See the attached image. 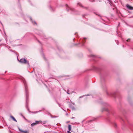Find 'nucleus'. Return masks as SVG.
<instances>
[{
	"mask_svg": "<svg viewBox=\"0 0 133 133\" xmlns=\"http://www.w3.org/2000/svg\"><path fill=\"white\" fill-rule=\"evenodd\" d=\"M19 62L21 63L24 64H29V62L25 59L23 58L21 59L19 61Z\"/></svg>",
	"mask_w": 133,
	"mask_h": 133,
	"instance_id": "nucleus-1",
	"label": "nucleus"
},
{
	"mask_svg": "<svg viewBox=\"0 0 133 133\" xmlns=\"http://www.w3.org/2000/svg\"><path fill=\"white\" fill-rule=\"evenodd\" d=\"M39 122L38 121H36V122L35 123H33L31 124V126L32 127H33L34 125H37L39 123Z\"/></svg>",
	"mask_w": 133,
	"mask_h": 133,
	"instance_id": "nucleus-2",
	"label": "nucleus"
},
{
	"mask_svg": "<svg viewBox=\"0 0 133 133\" xmlns=\"http://www.w3.org/2000/svg\"><path fill=\"white\" fill-rule=\"evenodd\" d=\"M127 8L130 10H133V7H132L130 5H127Z\"/></svg>",
	"mask_w": 133,
	"mask_h": 133,
	"instance_id": "nucleus-3",
	"label": "nucleus"
},
{
	"mask_svg": "<svg viewBox=\"0 0 133 133\" xmlns=\"http://www.w3.org/2000/svg\"><path fill=\"white\" fill-rule=\"evenodd\" d=\"M19 130L21 132L23 133H28L29 131L27 130L24 131L22 129H19Z\"/></svg>",
	"mask_w": 133,
	"mask_h": 133,
	"instance_id": "nucleus-4",
	"label": "nucleus"
},
{
	"mask_svg": "<svg viewBox=\"0 0 133 133\" xmlns=\"http://www.w3.org/2000/svg\"><path fill=\"white\" fill-rule=\"evenodd\" d=\"M11 118L15 122H17V120L15 118L12 116H10Z\"/></svg>",
	"mask_w": 133,
	"mask_h": 133,
	"instance_id": "nucleus-5",
	"label": "nucleus"
},
{
	"mask_svg": "<svg viewBox=\"0 0 133 133\" xmlns=\"http://www.w3.org/2000/svg\"><path fill=\"white\" fill-rule=\"evenodd\" d=\"M71 125H69L68 126V129L69 131L71 130Z\"/></svg>",
	"mask_w": 133,
	"mask_h": 133,
	"instance_id": "nucleus-6",
	"label": "nucleus"
},
{
	"mask_svg": "<svg viewBox=\"0 0 133 133\" xmlns=\"http://www.w3.org/2000/svg\"><path fill=\"white\" fill-rule=\"evenodd\" d=\"M108 111V109L105 108H103L102 109V111Z\"/></svg>",
	"mask_w": 133,
	"mask_h": 133,
	"instance_id": "nucleus-7",
	"label": "nucleus"
},
{
	"mask_svg": "<svg viewBox=\"0 0 133 133\" xmlns=\"http://www.w3.org/2000/svg\"><path fill=\"white\" fill-rule=\"evenodd\" d=\"M30 112H31V113H34V114H36L37 112V111H34V112L30 111Z\"/></svg>",
	"mask_w": 133,
	"mask_h": 133,
	"instance_id": "nucleus-8",
	"label": "nucleus"
},
{
	"mask_svg": "<svg viewBox=\"0 0 133 133\" xmlns=\"http://www.w3.org/2000/svg\"><path fill=\"white\" fill-rule=\"evenodd\" d=\"M107 1H108V3L110 4L111 5V4L110 3H111V2L110 0H107Z\"/></svg>",
	"mask_w": 133,
	"mask_h": 133,
	"instance_id": "nucleus-9",
	"label": "nucleus"
},
{
	"mask_svg": "<svg viewBox=\"0 0 133 133\" xmlns=\"http://www.w3.org/2000/svg\"><path fill=\"white\" fill-rule=\"evenodd\" d=\"M69 90H68L67 91V93L68 94H70V93H69Z\"/></svg>",
	"mask_w": 133,
	"mask_h": 133,
	"instance_id": "nucleus-10",
	"label": "nucleus"
},
{
	"mask_svg": "<svg viewBox=\"0 0 133 133\" xmlns=\"http://www.w3.org/2000/svg\"><path fill=\"white\" fill-rule=\"evenodd\" d=\"M23 117V118L25 119H26L25 118V117H24V116L22 115Z\"/></svg>",
	"mask_w": 133,
	"mask_h": 133,
	"instance_id": "nucleus-11",
	"label": "nucleus"
},
{
	"mask_svg": "<svg viewBox=\"0 0 133 133\" xmlns=\"http://www.w3.org/2000/svg\"><path fill=\"white\" fill-rule=\"evenodd\" d=\"M130 39H127V42H129V41Z\"/></svg>",
	"mask_w": 133,
	"mask_h": 133,
	"instance_id": "nucleus-12",
	"label": "nucleus"
},
{
	"mask_svg": "<svg viewBox=\"0 0 133 133\" xmlns=\"http://www.w3.org/2000/svg\"><path fill=\"white\" fill-rule=\"evenodd\" d=\"M70 131H69H69H67L68 132V133H70Z\"/></svg>",
	"mask_w": 133,
	"mask_h": 133,
	"instance_id": "nucleus-13",
	"label": "nucleus"
},
{
	"mask_svg": "<svg viewBox=\"0 0 133 133\" xmlns=\"http://www.w3.org/2000/svg\"><path fill=\"white\" fill-rule=\"evenodd\" d=\"M95 1V0H92V1H91L92 2H94Z\"/></svg>",
	"mask_w": 133,
	"mask_h": 133,
	"instance_id": "nucleus-14",
	"label": "nucleus"
},
{
	"mask_svg": "<svg viewBox=\"0 0 133 133\" xmlns=\"http://www.w3.org/2000/svg\"><path fill=\"white\" fill-rule=\"evenodd\" d=\"M78 4L79 5H81V4L80 3H78Z\"/></svg>",
	"mask_w": 133,
	"mask_h": 133,
	"instance_id": "nucleus-15",
	"label": "nucleus"
},
{
	"mask_svg": "<svg viewBox=\"0 0 133 133\" xmlns=\"http://www.w3.org/2000/svg\"><path fill=\"white\" fill-rule=\"evenodd\" d=\"M75 118V117H72V118H72V119H73V118Z\"/></svg>",
	"mask_w": 133,
	"mask_h": 133,
	"instance_id": "nucleus-16",
	"label": "nucleus"
},
{
	"mask_svg": "<svg viewBox=\"0 0 133 133\" xmlns=\"http://www.w3.org/2000/svg\"><path fill=\"white\" fill-rule=\"evenodd\" d=\"M50 116H51V117L52 118H53V117L51 115H50Z\"/></svg>",
	"mask_w": 133,
	"mask_h": 133,
	"instance_id": "nucleus-17",
	"label": "nucleus"
},
{
	"mask_svg": "<svg viewBox=\"0 0 133 133\" xmlns=\"http://www.w3.org/2000/svg\"><path fill=\"white\" fill-rule=\"evenodd\" d=\"M51 9H52L50 8V10H51Z\"/></svg>",
	"mask_w": 133,
	"mask_h": 133,
	"instance_id": "nucleus-18",
	"label": "nucleus"
},
{
	"mask_svg": "<svg viewBox=\"0 0 133 133\" xmlns=\"http://www.w3.org/2000/svg\"><path fill=\"white\" fill-rule=\"evenodd\" d=\"M67 10L68 11V8H67Z\"/></svg>",
	"mask_w": 133,
	"mask_h": 133,
	"instance_id": "nucleus-19",
	"label": "nucleus"
},
{
	"mask_svg": "<svg viewBox=\"0 0 133 133\" xmlns=\"http://www.w3.org/2000/svg\"><path fill=\"white\" fill-rule=\"evenodd\" d=\"M56 117V116H54V117Z\"/></svg>",
	"mask_w": 133,
	"mask_h": 133,
	"instance_id": "nucleus-20",
	"label": "nucleus"
},
{
	"mask_svg": "<svg viewBox=\"0 0 133 133\" xmlns=\"http://www.w3.org/2000/svg\"><path fill=\"white\" fill-rule=\"evenodd\" d=\"M69 9H70V10H71V8H69Z\"/></svg>",
	"mask_w": 133,
	"mask_h": 133,
	"instance_id": "nucleus-21",
	"label": "nucleus"
}]
</instances>
